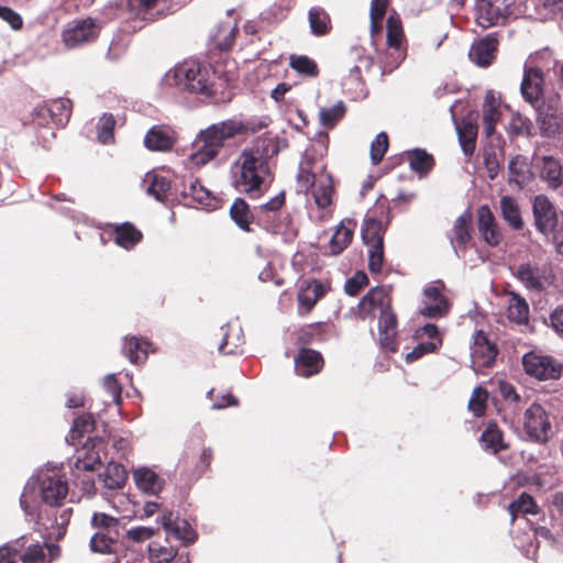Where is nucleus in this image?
I'll return each instance as SVG.
<instances>
[{
    "instance_id": "6e6d98bb",
    "label": "nucleus",
    "mask_w": 563,
    "mask_h": 563,
    "mask_svg": "<svg viewBox=\"0 0 563 563\" xmlns=\"http://www.w3.org/2000/svg\"><path fill=\"white\" fill-rule=\"evenodd\" d=\"M388 148V137L385 132H380L376 135L375 140L371 144V159L373 164H378L384 157Z\"/></svg>"
},
{
    "instance_id": "4c0bfd02",
    "label": "nucleus",
    "mask_w": 563,
    "mask_h": 563,
    "mask_svg": "<svg viewBox=\"0 0 563 563\" xmlns=\"http://www.w3.org/2000/svg\"><path fill=\"white\" fill-rule=\"evenodd\" d=\"M244 338L242 329L239 325H228L223 332L222 342L219 345V352L222 354H233L243 344Z\"/></svg>"
},
{
    "instance_id": "79ce46f5",
    "label": "nucleus",
    "mask_w": 563,
    "mask_h": 563,
    "mask_svg": "<svg viewBox=\"0 0 563 563\" xmlns=\"http://www.w3.org/2000/svg\"><path fill=\"white\" fill-rule=\"evenodd\" d=\"M230 214L232 220L244 231H250L253 214L247 203L242 198H236L231 206Z\"/></svg>"
},
{
    "instance_id": "de8ad7c7",
    "label": "nucleus",
    "mask_w": 563,
    "mask_h": 563,
    "mask_svg": "<svg viewBox=\"0 0 563 563\" xmlns=\"http://www.w3.org/2000/svg\"><path fill=\"white\" fill-rule=\"evenodd\" d=\"M145 183H148L146 192L158 201H163L165 199L166 194L170 188L167 179L158 175H147Z\"/></svg>"
},
{
    "instance_id": "0e129e2a",
    "label": "nucleus",
    "mask_w": 563,
    "mask_h": 563,
    "mask_svg": "<svg viewBox=\"0 0 563 563\" xmlns=\"http://www.w3.org/2000/svg\"><path fill=\"white\" fill-rule=\"evenodd\" d=\"M104 388L115 404L121 400V386L113 374L108 375L103 382Z\"/></svg>"
},
{
    "instance_id": "7c9ffc66",
    "label": "nucleus",
    "mask_w": 563,
    "mask_h": 563,
    "mask_svg": "<svg viewBox=\"0 0 563 563\" xmlns=\"http://www.w3.org/2000/svg\"><path fill=\"white\" fill-rule=\"evenodd\" d=\"M507 318L518 324H523L529 319V305L523 297L509 292L507 297Z\"/></svg>"
},
{
    "instance_id": "37998d69",
    "label": "nucleus",
    "mask_w": 563,
    "mask_h": 563,
    "mask_svg": "<svg viewBox=\"0 0 563 563\" xmlns=\"http://www.w3.org/2000/svg\"><path fill=\"white\" fill-rule=\"evenodd\" d=\"M508 510L511 515V522L519 514H537L538 506L531 495L522 493L516 500L509 504Z\"/></svg>"
},
{
    "instance_id": "9b49d317",
    "label": "nucleus",
    "mask_w": 563,
    "mask_h": 563,
    "mask_svg": "<svg viewBox=\"0 0 563 563\" xmlns=\"http://www.w3.org/2000/svg\"><path fill=\"white\" fill-rule=\"evenodd\" d=\"M510 12L509 4L501 8L498 0H477L475 7L476 22L483 29L504 23Z\"/></svg>"
},
{
    "instance_id": "5fc2aeb1",
    "label": "nucleus",
    "mask_w": 563,
    "mask_h": 563,
    "mask_svg": "<svg viewBox=\"0 0 563 563\" xmlns=\"http://www.w3.org/2000/svg\"><path fill=\"white\" fill-rule=\"evenodd\" d=\"M537 10L540 19H552L558 13H563V0H541Z\"/></svg>"
},
{
    "instance_id": "a211bd4d",
    "label": "nucleus",
    "mask_w": 563,
    "mask_h": 563,
    "mask_svg": "<svg viewBox=\"0 0 563 563\" xmlns=\"http://www.w3.org/2000/svg\"><path fill=\"white\" fill-rule=\"evenodd\" d=\"M498 40L495 34H488L485 37L474 42L470 49V58L476 65L486 67L492 64L496 57Z\"/></svg>"
},
{
    "instance_id": "f03ea898",
    "label": "nucleus",
    "mask_w": 563,
    "mask_h": 563,
    "mask_svg": "<svg viewBox=\"0 0 563 563\" xmlns=\"http://www.w3.org/2000/svg\"><path fill=\"white\" fill-rule=\"evenodd\" d=\"M298 188L302 191L312 190V197L319 209H327L332 202V177L324 170V165L305 153L297 175Z\"/></svg>"
},
{
    "instance_id": "f3484780",
    "label": "nucleus",
    "mask_w": 563,
    "mask_h": 563,
    "mask_svg": "<svg viewBox=\"0 0 563 563\" xmlns=\"http://www.w3.org/2000/svg\"><path fill=\"white\" fill-rule=\"evenodd\" d=\"M162 525L167 534L186 544L196 540V532L189 522L172 511L163 515Z\"/></svg>"
},
{
    "instance_id": "09e8293b",
    "label": "nucleus",
    "mask_w": 563,
    "mask_h": 563,
    "mask_svg": "<svg viewBox=\"0 0 563 563\" xmlns=\"http://www.w3.org/2000/svg\"><path fill=\"white\" fill-rule=\"evenodd\" d=\"M509 181L516 183L517 185H522L529 174V165L523 156H516L511 158L509 162Z\"/></svg>"
},
{
    "instance_id": "4468645a",
    "label": "nucleus",
    "mask_w": 563,
    "mask_h": 563,
    "mask_svg": "<svg viewBox=\"0 0 563 563\" xmlns=\"http://www.w3.org/2000/svg\"><path fill=\"white\" fill-rule=\"evenodd\" d=\"M477 227L483 240L489 246H497L500 243L503 233L490 208L486 205L477 210Z\"/></svg>"
},
{
    "instance_id": "bf43d9fd",
    "label": "nucleus",
    "mask_w": 563,
    "mask_h": 563,
    "mask_svg": "<svg viewBox=\"0 0 563 563\" xmlns=\"http://www.w3.org/2000/svg\"><path fill=\"white\" fill-rule=\"evenodd\" d=\"M441 344V342H423L418 344L416 347L412 349L409 353L406 354V361L407 362H413L423 356L427 353L434 352L438 346Z\"/></svg>"
},
{
    "instance_id": "864d4df0",
    "label": "nucleus",
    "mask_w": 563,
    "mask_h": 563,
    "mask_svg": "<svg viewBox=\"0 0 563 563\" xmlns=\"http://www.w3.org/2000/svg\"><path fill=\"white\" fill-rule=\"evenodd\" d=\"M115 120L111 114H103L97 125L98 140L103 143H110L113 140V129Z\"/></svg>"
},
{
    "instance_id": "6ab92c4d",
    "label": "nucleus",
    "mask_w": 563,
    "mask_h": 563,
    "mask_svg": "<svg viewBox=\"0 0 563 563\" xmlns=\"http://www.w3.org/2000/svg\"><path fill=\"white\" fill-rule=\"evenodd\" d=\"M537 166L539 175L550 189H558L563 184V167L560 159L553 156H542Z\"/></svg>"
},
{
    "instance_id": "13d9d810",
    "label": "nucleus",
    "mask_w": 563,
    "mask_h": 563,
    "mask_svg": "<svg viewBox=\"0 0 563 563\" xmlns=\"http://www.w3.org/2000/svg\"><path fill=\"white\" fill-rule=\"evenodd\" d=\"M487 396V391L482 387H476L473 390L468 401V409L474 412L475 416H482L484 413Z\"/></svg>"
},
{
    "instance_id": "393cba45",
    "label": "nucleus",
    "mask_w": 563,
    "mask_h": 563,
    "mask_svg": "<svg viewBox=\"0 0 563 563\" xmlns=\"http://www.w3.org/2000/svg\"><path fill=\"white\" fill-rule=\"evenodd\" d=\"M386 29L388 47L396 54L395 60L397 66L405 58V51L402 49L404 32L399 18L390 15L387 19Z\"/></svg>"
},
{
    "instance_id": "6e6552de",
    "label": "nucleus",
    "mask_w": 563,
    "mask_h": 563,
    "mask_svg": "<svg viewBox=\"0 0 563 563\" xmlns=\"http://www.w3.org/2000/svg\"><path fill=\"white\" fill-rule=\"evenodd\" d=\"M38 493L46 505L59 506L68 494L67 481L57 473L42 474L38 478Z\"/></svg>"
},
{
    "instance_id": "69168bd1",
    "label": "nucleus",
    "mask_w": 563,
    "mask_h": 563,
    "mask_svg": "<svg viewBox=\"0 0 563 563\" xmlns=\"http://www.w3.org/2000/svg\"><path fill=\"white\" fill-rule=\"evenodd\" d=\"M0 18L7 21L13 30H19L22 26L20 14L8 7L0 5Z\"/></svg>"
},
{
    "instance_id": "052dcab7",
    "label": "nucleus",
    "mask_w": 563,
    "mask_h": 563,
    "mask_svg": "<svg viewBox=\"0 0 563 563\" xmlns=\"http://www.w3.org/2000/svg\"><path fill=\"white\" fill-rule=\"evenodd\" d=\"M23 563H47L44 550L38 544L31 545L22 556Z\"/></svg>"
},
{
    "instance_id": "20e7f679",
    "label": "nucleus",
    "mask_w": 563,
    "mask_h": 563,
    "mask_svg": "<svg viewBox=\"0 0 563 563\" xmlns=\"http://www.w3.org/2000/svg\"><path fill=\"white\" fill-rule=\"evenodd\" d=\"M387 223L374 217H367L362 228V239L368 246V267L372 272H379L384 261V232Z\"/></svg>"
},
{
    "instance_id": "b1692460",
    "label": "nucleus",
    "mask_w": 563,
    "mask_h": 563,
    "mask_svg": "<svg viewBox=\"0 0 563 563\" xmlns=\"http://www.w3.org/2000/svg\"><path fill=\"white\" fill-rule=\"evenodd\" d=\"M173 131L164 126H153L144 137V145L150 151L166 152L175 144Z\"/></svg>"
},
{
    "instance_id": "2f4dec72",
    "label": "nucleus",
    "mask_w": 563,
    "mask_h": 563,
    "mask_svg": "<svg viewBox=\"0 0 563 563\" xmlns=\"http://www.w3.org/2000/svg\"><path fill=\"white\" fill-rule=\"evenodd\" d=\"M355 224L350 221H342L330 240V252L333 255L340 254L351 243Z\"/></svg>"
},
{
    "instance_id": "1a4fd4ad",
    "label": "nucleus",
    "mask_w": 563,
    "mask_h": 563,
    "mask_svg": "<svg viewBox=\"0 0 563 563\" xmlns=\"http://www.w3.org/2000/svg\"><path fill=\"white\" fill-rule=\"evenodd\" d=\"M522 365L527 374L539 379H555L562 371L561 365L552 357L536 352L526 353Z\"/></svg>"
},
{
    "instance_id": "e2e57ef3",
    "label": "nucleus",
    "mask_w": 563,
    "mask_h": 563,
    "mask_svg": "<svg viewBox=\"0 0 563 563\" xmlns=\"http://www.w3.org/2000/svg\"><path fill=\"white\" fill-rule=\"evenodd\" d=\"M467 133L468 135H463L461 131H459V139L464 154L471 156L475 150V129L470 125Z\"/></svg>"
},
{
    "instance_id": "603ef678",
    "label": "nucleus",
    "mask_w": 563,
    "mask_h": 563,
    "mask_svg": "<svg viewBox=\"0 0 563 563\" xmlns=\"http://www.w3.org/2000/svg\"><path fill=\"white\" fill-rule=\"evenodd\" d=\"M150 560L152 563H170L177 555L173 547H164L153 542L148 545Z\"/></svg>"
},
{
    "instance_id": "0eeeda50",
    "label": "nucleus",
    "mask_w": 563,
    "mask_h": 563,
    "mask_svg": "<svg viewBox=\"0 0 563 563\" xmlns=\"http://www.w3.org/2000/svg\"><path fill=\"white\" fill-rule=\"evenodd\" d=\"M523 430L536 442L545 443L550 439L552 424L542 406L533 404L526 410Z\"/></svg>"
},
{
    "instance_id": "a19ab883",
    "label": "nucleus",
    "mask_w": 563,
    "mask_h": 563,
    "mask_svg": "<svg viewBox=\"0 0 563 563\" xmlns=\"http://www.w3.org/2000/svg\"><path fill=\"white\" fill-rule=\"evenodd\" d=\"M310 30L314 35H324L330 30V16L319 7H313L308 12Z\"/></svg>"
},
{
    "instance_id": "e433bc0d",
    "label": "nucleus",
    "mask_w": 563,
    "mask_h": 563,
    "mask_svg": "<svg viewBox=\"0 0 563 563\" xmlns=\"http://www.w3.org/2000/svg\"><path fill=\"white\" fill-rule=\"evenodd\" d=\"M410 168L419 175H426L433 167V157L424 150L415 148L406 153Z\"/></svg>"
},
{
    "instance_id": "5701e85b",
    "label": "nucleus",
    "mask_w": 563,
    "mask_h": 563,
    "mask_svg": "<svg viewBox=\"0 0 563 563\" xmlns=\"http://www.w3.org/2000/svg\"><path fill=\"white\" fill-rule=\"evenodd\" d=\"M397 320L396 316L389 310L379 313L378 331L379 344L388 352L396 351L395 336H396Z\"/></svg>"
},
{
    "instance_id": "cd10ccee",
    "label": "nucleus",
    "mask_w": 563,
    "mask_h": 563,
    "mask_svg": "<svg viewBox=\"0 0 563 563\" xmlns=\"http://www.w3.org/2000/svg\"><path fill=\"white\" fill-rule=\"evenodd\" d=\"M195 151L189 156V162L195 167H202L213 161L219 153L203 135L199 133L194 142Z\"/></svg>"
},
{
    "instance_id": "c85d7f7f",
    "label": "nucleus",
    "mask_w": 563,
    "mask_h": 563,
    "mask_svg": "<svg viewBox=\"0 0 563 563\" xmlns=\"http://www.w3.org/2000/svg\"><path fill=\"white\" fill-rule=\"evenodd\" d=\"M133 478L137 488L146 494L156 495L163 488V481L154 471L147 467L135 470Z\"/></svg>"
},
{
    "instance_id": "bb28decb",
    "label": "nucleus",
    "mask_w": 563,
    "mask_h": 563,
    "mask_svg": "<svg viewBox=\"0 0 563 563\" xmlns=\"http://www.w3.org/2000/svg\"><path fill=\"white\" fill-rule=\"evenodd\" d=\"M322 366V357L320 353L313 350L303 349L296 358L295 368L298 375L309 377L317 374Z\"/></svg>"
},
{
    "instance_id": "f704fd0d",
    "label": "nucleus",
    "mask_w": 563,
    "mask_h": 563,
    "mask_svg": "<svg viewBox=\"0 0 563 563\" xmlns=\"http://www.w3.org/2000/svg\"><path fill=\"white\" fill-rule=\"evenodd\" d=\"M114 234V242L125 250L134 247L142 239V233L128 222L115 225Z\"/></svg>"
},
{
    "instance_id": "c9c22d12",
    "label": "nucleus",
    "mask_w": 563,
    "mask_h": 563,
    "mask_svg": "<svg viewBox=\"0 0 563 563\" xmlns=\"http://www.w3.org/2000/svg\"><path fill=\"white\" fill-rule=\"evenodd\" d=\"M148 343L142 341L136 336L124 338L123 340V354L130 360L131 363L137 364L147 357Z\"/></svg>"
},
{
    "instance_id": "4be33fe9",
    "label": "nucleus",
    "mask_w": 563,
    "mask_h": 563,
    "mask_svg": "<svg viewBox=\"0 0 563 563\" xmlns=\"http://www.w3.org/2000/svg\"><path fill=\"white\" fill-rule=\"evenodd\" d=\"M501 119L500 102L493 91H487L483 103V125L487 136L496 131V124Z\"/></svg>"
},
{
    "instance_id": "473e14b6",
    "label": "nucleus",
    "mask_w": 563,
    "mask_h": 563,
    "mask_svg": "<svg viewBox=\"0 0 563 563\" xmlns=\"http://www.w3.org/2000/svg\"><path fill=\"white\" fill-rule=\"evenodd\" d=\"M161 0H128L130 13L142 21H154L158 13Z\"/></svg>"
},
{
    "instance_id": "f8f14e48",
    "label": "nucleus",
    "mask_w": 563,
    "mask_h": 563,
    "mask_svg": "<svg viewBox=\"0 0 563 563\" xmlns=\"http://www.w3.org/2000/svg\"><path fill=\"white\" fill-rule=\"evenodd\" d=\"M243 129L244 126L241 122L228 120L212 124L200 133L203 135V139L208 140L217 152L220 153L225 142L242 133Z\"/></svg>"
},
{
    "instance_id": "8fccbe9b",
    "label": "nucleus",
    "mask_w": 563,
    "mask_h": 563,
    "mask_svg": "<svg viewBox=\"0 0 563 563\" xmlns=\"http://www.w3.org/2000/svg\"><path fill=\"white\" fill-rule=\"evenodd\" d=\"M481 441L486 449L492 450L494 453L505 449L501 431L496 424L487 427L481 437Z\"/></svg>"
},
{
    "instance_id": "3c124183",
    "label": "nucleus",
    "mask_w": 563,
    "mask_h": 563,
    "mask_svg": "<svg viewBox=\"0 0 563 563\" xmlns=\"http://www.w3.org/2000/svg\"><path fill=\"white\" fill-rule=\"evenodd\" d=\"M290 67L300 75L316 77L318 75V66L316 62L305 55H291Z\"/></svg>"
},
{
    "instance_id": "7ed1b4c3",
    "label": "nucleus",
    "mask_w": 563,
    "mask_h": 563,
    "mask_svg": "<svg viewBox=\"0 0 563 563\" xmlns=\"http://www.w3.org/2000/svg\"><path fill=\"white\" fill-rule=\"evenodd\" d=\"M212 74L207 66L196 60H186L166 74L169 85L192 93H211Z\"/></svg>"
},
{
    "instance_id": "aec40b11",
    "label": "nucleus",
    "mask_w": 563,
    "mask_h": 563,
    "mask_svg": "<svg viewBox=\"0 0 563 563\" xmlns=\"http://www.w3.org/2000/svg\"><path fill=\"white\" fill-rule=\"evenodd\" d=\"M360 312L362 314H375L390 309V298L388 290L384 287L373 288L360 302Z\"/></svg>"
},
{
    "instance_id": "9d476101",
    "label": "nucleus",
    "mask_w": 563,
    "mask_h": 563,
    "mask_svg": "<svg viewBox=\"0 0 563 563\" xmlns=\"http://www.w3.org/2000/svg\"><path fill=\"white\" fill-rule=\"evenodd\" d=\"M444 285L441 282L433 283L423 290L421 314L428 318H441L450 309V303L443 295Z\"/></svg>"
},
{
    "instance_id": "49530a36",
    "label": "nucleus",
    "mask_w": 563,
    "mask_h": 563,
    "mask_svg": "<svg viewBox=\"0 0 563 563\" xmlns=\"http://www.w3.org/2000/svg\"><path fill=\"white\" fill-rule=\"evenodd\" d=\"M118 536L96 531L90 539V549L97 553H112Z\"/></svg>"
},
{
    "instance_id": "a878e982",
    "label": "nucleus",
    "mask_w": 563,
    "mask_h": 563,
    "mask_svg": "<svg viewBox=\"0 0 563 563\" xmlns=\"http://www.w3.org/2000/svg\"><path fill=\"white\" fill-rule=\"evenodd\" d=\"M324 295V289L318 280H303L298 292V302L300 309L309 312L317 301Z\"/></svg>"
},
{
    "instance_id": "39448f33",
    "label": "nucleus",
    "mask_w": 563,
    "mask_h": 563,
    "mask_svg": "<svg viewBox=\"0 0 563 563\" xmlns=\"http://www.w3.org/2000/svg\"><path fill=\"white\" fill-rule=\"evenodd\" d=\"M532 214L536 229L545 236H552L558 240V225L560 222V212L548 196L540 194L532 200Z\"/></svg>"
},
{
    "instance_id": "f257e3e1",
    "label": "nucleus",
    "mask_w": 563,
    "mask_h": 563,
    "mask_svg": "<svg viewBox=\"0 0 563 563\" xmlns=\"http://www.w3.org/2000/svg\"><path fill=\"white\" fill-rule=\"evenodd\" d=\"M282 143L275 137L258 140L252 147L244 148L232 165V184L243 194H258L269 177L267 161L277 155Z\"/></svg>"
},
{
    "instance_id": "c03bdc74",
    "label": "nucleus",
    "mask_w": 563,
    "mask_h": 563,
    "mask_svg": "<svg viewBox=\"0 0 563 563\" xmlns=\"http://www.w3.org/2000/svg\"><path fill=\"white\" fill-rule=\"evenodd\" d=\"M91 526L97 531L119 536V519L104 512H95L91 518Z\"/></svg>"
},
{
    "instance_id": "72a5a7b5",
    "label": "nucleus",
    "mask_w": 563,
    "mask_h": 563,
    "mask_svg": "<svg viewBox=\"0 0 563 563\" xmlns=\"http://www.w3.org/2000/svg\"><path fill=\"white\" fill-rule=\"evenodd\" d=\"M471 223L472 217L470 213H463L454 222L451 243L456 253H459L460 247H464L471 241Z\"/></svg>"
},
{
    "instance_id": "a18cd8bd",
    "label": "nucleus",
    "mask_w": 563,
    "mask_h": 563,
    "mask_svg": "<svg viewBox=\"0 0 563 563\" xmlns=\"http://www.w3.org/2000/svg\"><path fill=\"white\" fill-rule=\"evenodd\" d=\"M346 111V107L342 101H338L331 108H322L319 111L320 123L325 128H333L340 121Z\"/></svg>"
},
{
    "instance_id": "680f3d73",
    "label": "nucleus",
    "mask_w": 563,
    "mask_h": 563,
    "mask_svg": "<svg viewBox=\"0 0 563 563\" xmlns=\"http://www.w3.org/2000/svg\"><path fill=\"white\" fill-rule=\"evenodd\" d=\"M366 283L367 276L362 272H357L352 278L346 280L344 288L349 295L355 296Z\"/></svg>"
},
{
    "instance_id": "4d7b16f0",
    "label": "nucleus",
    "mask_w": 563,
    "mask_h": 563,
    "mask_svg": "<svg viewBox=\"0 0 563 563\" xmlns=\"http://www.w3.org/2000/svg\"><path fill=\"white\" fill-rule=\"evenodd\" d=\"M499 394L505 401L512 406L514 413L519 411V402L521 401L520 395L516 391L514 386L507 382H499Z\"/></svg>"
},
{
    "instance_id": "338daca9",
    "label": "nucleus",
    "mask_w": 563,
    "mask_h": 563,
    "mask_svg": "<svg viewBox=\"0 0 563 563\" xmlns=\"http://www.w3.org/2000/svg\"><path fill=\"white\" fill-rule=\"evenodd\" d=\"M189 195L195 200L203 205H208V200L210 199V191L198 181H195L190 185Z\"/></svg>"
},
{
    "instance_id": "2eb2a0df",
    "label": "nucleus",
    "mask_w": 563,
    "mask_h": 563,
    "mask_svg": "<svg viewBox=\"0 0 563 563\" xmlns=\"http://www.w3.org/2000/svg\"><path fill=\"white\" fill-rule=\"evenodd\" d=\"M99 31V26L92 19L78 21L71 27L63 33V40L66 46L76 47L82 43L93 40Z\"/></svg>"
},
{
    "instance_id": "423d86ee",
    "label": "nucleus",
    "mask_w": 563,
    "mask_h": 563,
    "mask_svg": "<svg viewBox=\"0 0 563 563\" xmlns=\"http://www.w3.org/2000/svg\"><path fill=\"white\" fill-rule=\"evenodd\" d=\"M515 277L528 289L541 291L553 282V274L550 265L533 262L519 264L515 272Z\"/></svg>"
},
{
    "instance_id": "58836bf2",
    "label": "nucleus",
    "mask_w": 563,
    "mask_h": 563,
    "mask_svg": "<svg viewBox=\"0 0 563 563\" xmlns=\"http://www.w3.org/2000/svg\"><path fill=\"white\" fill-rule=\"evenodd\" d=\"M236 31L238 27L235 23L223 22L219 24L217 31L213 33L212 42L219 49L227 51L232 47Z\"/></svg>"
},
{
    "instance_id": "c756f323",
    "label": "nucleus",
    "mask_w": 563,
    "mask_h": 563,
    "mask_svg": "<svg viewBox=\"0 0 563 563\" xmlns=\"http://www.w3.org/2000/svg\"><path fill=\"white\" fill-rule=\"evenodd\" d=\"M499 209L501 218L514 230H520L523 227L520 207L516 198L511 196H503L499 200Z\"/></svg>"
},
{
    "instance_id": "ea45409f",
    "label": "nucleus",
    "mask_w": 563,
    "mask_h": 563,
    "mask_svg": "<svg viewBox=\"0 0 563 563\" xmlns=\"http://www.w3.org/2000/svg\"><path fill=\"white\" fill-rule=\"evenodd\" d=\"M106 487L110 489L120 488L125 484L126 472L124 467L118 463H109L100 475Z\"/></svg>"
},
{
    "instance_id": "ddd939ff",
    "label": "nucleus",
    "mask_w": 563,
    "mask_h": 563,
    "mask_svg": "<svg viewBox=\"0 0 563 563\" xmlns=\"http://www.w3.org/2000/svg\"><path fill=\"white\" fill-rule=\"evenodd\" d=\"M521 95L528 103L536 106L543 95V74L536 67H526L520 85Z\"/></svg>"
},
{
    "instance_id": "dca6fc26",
    "label": "nucleus",
    "mask_w": 563,
    "mask_h": 563,
    "mask_svg": "<svg viewBox=\"0 0 563 563\" xmlns=\"http://www.w3.org/2000/svg\"><path fill=\"white\" fill-rule=\"evenodd\" d=\"M71 515V508L63 509L58 516H56L54 510H51V512H47L46 515L41 512L36 523L47 531L48 538L60 539L65 534L66 527L70 520Z\"/></svg>"
},
{
    "instance_id": "412c9836",
    "label": "nucleus",
    "mask_w": 563,
    "mask_h": 563,
    "mask_svg": "<svg viewBox=\"0 0 563 563\" xmlns=\"http://www.w3.org/2000/svg\"><path fill=\"white\" fill-rule=\"evenodd\" d=\"M473 364L478 366H490L497 355V349L494 343L489 342L483 331H478L474 336L472 346Z\"/></svg>"
},
{
    "instance_id": "774afa93",
    "label": "nucleus",
    "mask_w": 563,
    "mask_h": 563,
    "mask_svg": "<svg viewBox=\"0 0 563 563\" xmlns=\"http://www.w3.org/2000/svg\"><path fill=\"white\" fill-rule=\"evenodd\" d=\"M550 322L555 332L563 333V305L556 307L550 314Z\"/></svg>"
}]
</instances>
